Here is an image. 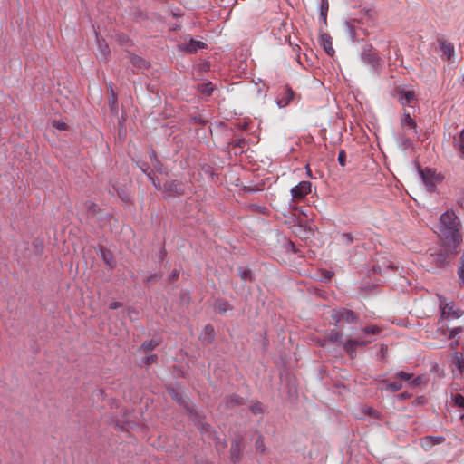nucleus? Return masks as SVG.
<instances>
[{"label": "nucleus", "mask_w": 464, "mask_h": 464, "mask_svg": "<svg viewBox=\"0 0 464 464\" xmlns=\"http://www.w3.org/2000/svg\"><path fill=\"white\" fill-rule=\"evenodd\" d=\"M459 226V220L453 211L448 210L440 218L437 233L443 245L449 250H456L462 242Z\"/></svg>", "instance_id": "f257e3e1"}, {"label": "nucleus", "mask_w": 464, "mask_h": 464, "mask_svg": "<svg viewBox=\"0 0 464 464\" xmlns=\"http://www.w3.org/2000/svg\"><path fill=\"white\" fill-rule=\"evenodd\" d=\"M422 261L425 263L423 266L427 267V270L445 267L448 263L447 249L427 252L423 255Z\"/></svg>", "instance_id": "f03ea898"}, {"label": "nucleus", "mask_w": 464, "mask_h": 464, "mask_svg": "<svg viewBox=\"0 0 464 464\" xmlns=\"http://www.w3.org/2000/svg\"><path fill=\"white\" fill-rule=\"evenodd\" d=\"M332 319L335 324L338 323H346L352 324L358 320V315L351 310L348 309H338L334 310L332 312Z\"/></svg>", "instance_id": "7ed1b4c3"}, {"label": "nucleus", "mask_w": 464, "mask_h": 464, "mask_svg": "<svg viewBox=\"0 0 464 464\" xmlns=\"http://www.w3.org/2000/svg\"><path fill=\"white\" fill-rule=\"evenodd\" d=\"M372 342V339H348L343 343V347L345 352L353 358L356 355L357 347H364Z\"/></svg>", "instance_id": "20e7f679"}, {"label": "nucleus", "mask_w": 464, "mask_h": 464, "mask_svg": "<svg viewBox=\"0 0 464 464\" xmlns=\"http://www.w3.org/2000/svg\"><path fill=\"white\" fill-rule=\"evenodd\" d=\"M311 182L301 181L291 188L292 200H303L311 192Z\"/></svg>", "instance_id": "39448f33"}, {"label": "nucleus", "mask_w": 464, "mask_h": 464, "mask_svg": "<svg viewBox=\"0 0 464 464\" xmlns=\"http://www.w3.org/2000/svg\"><path fill=\"white\" fill-rule=\"evenodd\" d=\"M440 307L441 310V317L444 319L459 318L462 315V312L456 309L452 302L446 303L445 299H440Z\"/></svg>", "instance_id": "423d86ee"}, {"label": "nucleus", "mask_w": 464, "mask_h": 464, "mask_svg": "<svg viewBox=\"0 0 464 464\" xmlns=\"http://www.w3.org/2000/svg\"><path fill=\"white\" fill-rule=\"evenodd\" d=\"M362 59L373 69H377L380 66L381 59L372 46H367L363 49Z\"/></svg>", "instance_id": "0eeeda50"}, {"label": "nucleus", "mask_w": 464, "mask_h": 464, "mask_svg": "<svg viewBox=\"0 0 464 464\" xmlns=\"http://www.w3.org/2000/svg\"><path fill=\"white\" fill-rule=\"evenodd\" d=\"M438 43L440 45V49L442 53V55L447 58L450 63L454 62L455 57V48L451 43H449L443 39H438Z\"/></svg>", "instance_id": "6e6552de"}, {"label": "nucleus", "mask_w": 464, "mask_h": 464, "mask_svg": "<svg viewBox=\"0 0 464 464\" xmlns=\"http://www.w3.org/2000/svg\"><path fill=\"white\" fill-rule=\"evenodd\" d=\"M396 95L398 101L403 105H411L416 101V95L413 91L397 90Z\"/></svg>", "instance_id": "1a4fd4ad"}, {"label": "nucleus", "mask_w": 464, "mask_h": 464, "mask_svg": "<svg viewBox=\"0 0 464 464\" xmlns=\"http://www.w3.org/2000/svg\"><path fill=\"white\" fill-rule=\"evenodd\" d=\"M294 97V91L289 87H285L281 93V96L277 98L276 103L279 108L286 107L293 101Z\"/></svg>", "instance_id": "9d476101"}, {"label": "nucleus", "mask_w": 464, "mask_h": 464, "mask_svg": "<svg viewBox=\"0 0 464 464\" xmlns=\"http://www.w3.org/2000/svg\"><path fill=\"white\" fill-rule=\"evenodd\" d=\"M206 47V44L201 41H197L194 39H190L189 42L184 43L179 45L180 50L186 51L188 53H196L199 49H203Z\"/></svg>", "instance_id": "9b49d317"}, {"label": "nucleus", "mask_w": 464, "mask_h": 464, "mask_svg": "<svg viewBox=\"0 0 464 464\" xmlns=\"http://www.w3.org/2000/svg\"><path fill=\"white\" fill-rule=\"evenodd\" d=\"M444 438L441 436L439 437H432V436H426L422 439H420V446L424 450H430L435 444H440L444 441Z\"/></svg>", "instance_id": "f8f14e48"}, {"label": "nucleus", "mask_w": 464, "mask_h": 464, "mask_svg": "<svg viewBox=\"0 0 464 464\" xmlns=\"http://www.w3.org/2000/svg\"><path fill=\"white\" fill-rule=\"evenodd\" d=\"M242 440H235L232 441L230 448V458L233 462H237L241 459L242 455V447H241Z\"/></svg>", "instance_id": "ddd939ff"}, {"label": "nucleus", "mask_w": 464, "mask_h": 464, "mask_svg": "<svg viewBox=\"0 0 464 464\" xmlns=\"http://www.w3.org/2000/svg\"><path fill=\"white\" fill-rule=\"evenodd\" d=\"M201 339L207 343H212L215 339V330L211 324H207L204 327L201 334Z\"/></svg>", "instance_id": "4468645a"}, {"label": "nucleus", "mask_w": 464, "mask_h": 464, "mask_svg": "<svg viewBox=\"0 0 464 464\" xmlns=\"http://www.w3.org/2000/svg\"><path fill=\"white\" fill-rule=\"evenodd\" d=\"M401 124L402 128L409 129L412 131H415L417 127L415 121L411 117L410 113L406 111L404 112Z\"/></svg>", "instance_id": "2eb2a0df"}, {"label": "nucleus", "mask_w": 464, "mask_h": 464, "mask_svg": "<svg viewBox=\"0 0 464 464\" xmlns=\"http://www.w3.org/2000/svg\"><path fill=\"white\" fill-rule=\"evenodd\" d=\"M321 41L326 53L329 55H333L334 53V50L332 45V39L330 35L326 34H323L321 36Z\"/></svg>", "instance_id": "dca6fc26"}, {"label": "nucleus", "mask_w": 464, "mask_h": 464, "mask_svg": "<svg viewBox=\"0 0 464 464\" xmlns=\"http://www.w3.org/2000/svg\"><path fill=\"white\" fill-rule=\"evenodd\" d=\"M164 189L168 191H173L176 194L183 193L180 184L176 181H167L164 184Z\"/></svg>", "instance_id": "f3484780"}, {"label": "nucleus", "mask_w": 464, "mask_h": 464, "mask_svg": "<svg viewBox=\"0 0 464 464\" xmlns=\"http://www.w3.org/2000/svg\"><path fill=\"white\" fill-rule=\"evenodd\" d=\"M454 147L461 153L464 158V129L460 131L458 138L454 139Z\"/></svg>", "instance_id": "a211bd4d"}, {"label": "nucleus", "mask_w": 464, "mask_h": 464, "mask_svg": "<svg viewBox=\"0 0 464 464\" xmlns=\"http://www.w3.org/2000/svg\"><path fill=\"white\" fill-rule=\"evenodd\" d=\"M102 257L107 266H109L111 268L114 267L115 261L113 255L109 250L102 249Z\"/></svg>", "instance_id": "6ab92c4d"}, {"label": "nucleus", "mask_w": 464, "mask_h": 464, "mask_svg": "<svg viewBox=\"0 0 464 464\" xmlns=\"http://www.w3.org/2000/svg\"><path fill=\"white\" fill-rule=\"evenodd\" d=\"M244 403H245L244 399L237 395H231L227 399V407L243 405Z\"/></svg>", "instance_id": "aec40b11"}, {"label": "nucleus", "mask_w": 464, "mask_h": 464, "mask_svg": "<svg viewBox=\"0 0 464 464\" xmlns=\"http://www.w3.org/2000/svg\"><path fill=\"white\" fill-rule=\"evenodd\" d=\"M159 345V342L155 341V340H149V341H145L140 350L143 351L144 353H149L150 351H152L153 349H155L157 346Z\"/></svg>", "instance_id": "412c9836"}, {"label": "nucleus", "mask_w": 464, "mask_h": 464, "mask_svg": "<svg viewBox=\"0 0 464 464\" xmlns=\"http://www.w3.org/2000/svg\"><path fill=\"white\" fill-rule=\"evenodd\" d=\"M216 309L219 314H225L231 309V306L227 301L218 300L216 303Z\"/></svg>", "instance_id": "4be33fe9"}, {"label": "nucleus", "mask_w": 464, "mask_h": 464, "mask_svg": "<svg viewBox=\"0 0 464 464\" xmlns=\"http://www.w3.org/2000/svg\"><path fill=\"white\" fill-rule=\"evenodd\" d=\"M84 207H85V209L87 211V214L88 216L90 217H94L97 210H98V206L92 202V201H86L84 203Z\"/></svg>", "instance_id": "5701e85b"}, {"label": "nucleus", "mask_w": 464, "mask_h": 464, "mask_svg": "<svg viewBox=\"0 0 464 464\" xmlns=\"http://www.w3.org/2000/svg\"><path fill=\"white\" fill-rule=\"evenodd\" d=\"M130 62L133 65L137 66L140 69L145 68L147 66V62L138 55H132L130 57Z\"/></svg>", "instance_id": "b1692460"}, {"label": "nucleus", "mask_w": 464, "mask_h": 464, "mask_svg": "<svg viewBox=\"0 0 464 464\" xmlns=\"http://www.w3.org/2000/svg\"><path fill=\"white\" fill-rule=\"evenodd\" d=\"M458 276L459 280V285L464 286V256H462L459 259V265L458 267Z\"/></svg>", "instance_id": "393cba45"}, {"label": "nucleus", "mask_w": 464, "mask_h": 464, "mask_svg": "<svg viewBox=\"0 0 464 464\" xmlns=\"http://www.w3.org/2000/svg\"><path fill=\"white\" fill-rule=\"evenodd\" d=\"M342 337V334L337 330H331L327 335L326 339L331 343H336L338 342Z\"/></svg>", "instance_id": "a878e982"}, {"label": "nucleus", "mask_w": 464, "mask_h": 464, "mask_svg": "<svg viewBox=\"0 0 464 464\" xmlns=\"http://www.w3.org/2000/svg\"><path fill=\"white\" fill-rule=\"evenodd\" d=\"M198 90L203 94L209 96L212 94L214 88L211 82H208L198 85Z\"/></svg>", "instance_id": "bb28decb"}, {"label": "nucleus", "mask_w": 464, "mask_h": 464, "mask_svg": "<svg viewBox=\"0 0 464 464\" xmlns=\"http://www.w3.org/2000/svg\"><path fill=\"white\" fill-rule=\"evenodd\" d=\"M363 333L365 334H379L381 333V329L376 326V325H371V326H367V327H364L362 329Z\"/></svg>", "instance_id": "cd10ccee"}, {"label": "nucleus", "mask_w": 464, "mask_h": 464, "mask_svg": "<svg viewBox=\"0 0 464 464\" xmlns=\"http://www.w3.org/2000/svg\"><path fill=\"white\" fill-rule=\"evenodd\" d=\"M52 125H53V127H54L57 130H68V127H69L66 122L61 121H53L52 122Z\"/></svg>", "instance_id": "c85d7f7f"}, {"label": "nucleus", "mask_w": 464, "mask_h": 464, "mask_svg": "<svg viewBox=\"0 0 464 464\" xmlns=\"http://www.w3.org/2000/svg\"><path fill=\"white\" fill-rule=\"evenodd\" d=\"M453 401L456 406L464 409V397L461 394H455L453 396Z\"/></svg>", "instance_id": "c756f323"}, {"label": "nucleus", "mask_w": 464, "mask_h": 464, "mask_svg": "<svg viewBox=\"0 0 464 464\" xmlns=\"http://www.w3.org/2000/svg\"><path fill=\"white\" fill-rule=\"evenodd\" d=\"M341 239H342L343 244H344L346 246H349L353 242V237L350 233H343L341 236Z\"/></svg>", "instance_id": "7c9ffc66"}, {"label": "nucleus", "mask_w": 464, "mask_h": 464, "mask_svg": "<svg viewBox=\"0 0 464 464\" xmlns=\"http://www.w3.org/2000/svg\"><path fill=\"white\" fill-rule=\"evenodd\" d=\"M239 275L240 277L245 281L251 280V271L248 268H240Z\"/></svg>", "instance_id": "2f4dec72"}, {"label": "nucleus", "mask_w": 464, "mask_h": 464, "mask_svg": "<svg viewBox=\"0 0 464 464\" xmlns=\"http://www.w3.org/2000/svg\"><path fill=\"white\" fill-rule=\"evenodd\" d=\"M168 392L172 399H174L177 401H181V394L179 393V392L178 390H176L175 388H169V389H168Z\"/></svg>", "instance_id": "473e14b6"}, {"label": "nucleus", "mask_w": 464, "mask_h": 464, "mask_svg": "<svg viewBox=\"0 0 464 464\" xmlns=\"http://www.w3.org/2000/svg\"><path fill=\"white\" fill-rule=\"evenodd\" d=\"M401 388H402V385L400 382H391L390 384H388L386 390L394 392L401 390Z\"/></svg>", "instance_id": "72a5a7b5"}, {"label": "nucleus", "mask_w": 464, "mask_h": 464, "mask_svg": "<svg viewBox=\"0 0 464 464\" xmlns=\"http://www.w3.org/2000/svg\"><path fill=\"white\" fill-rule=\"evenodd\" d=\"M346 152L343 150H341L338 153V162L342 167L346 165Z\"/></svg>", "instance_id": "f704fd0d"}, {"label": "nucleus", "mask_w": 464, "mask_h": 464, "mask_svg": "<svg viewBox=\"0 0 464 464\" xmlns=\"http://www.w3.org/2000/svg\"><path fill=\"white\" fill-rule=\"evenodd\" d=\"M148 175V178L151 180L153 186L155 187V188L157 190H160L161 189V185H160V182L158 179H156L150 172V173H147Z\"/></svg>", "instance_id": "c9c22d12"}, {"label": "nucleus", "mask_w": 464, "mask_h": 464, "mask_svg": "<svg viewBox=\"0 0 464 464\" xmlns=\"http://www.w3.org/2000/svg\"><path fill=\"white\" fill-rule=\"evenodd\" d=\"M251 411L255 415L261 414L263 412L262 405L260 402H256L251 406Z\"/></svg>", "instance_id": "e433bc0d"}, {"label": "nucleus", "mask_w": 464, "mask_h": 464, "mask_svg": "<svg viewBox=\"0 0 464 464\" xmlns=\"http://www.w3.org/2000/svg\"><path fill=\"white\" fill-rule=\"evenodd\" d=\"M256 450L260 451V452H265V444H264V440H263V438L261 436H259L256 441Z\"/></svg>", "instance_id": "4c0bfd02"}, {"label": "nucleus", "mask_w": 464, "mask_h": 464, "mask_svg": "<svg viewBox=\"0 0 464 464\" xmlns=\"http://www.w3.org/2000/svg\"><path fill=\"white\" fill-rule=\"evenodd\" d=\"M456 366L460 372V373H464V358L463 357H457L456 359Z\"/></svg>", "instance_id": "58836bf2"}, {"label": "nucleus", "mask_w": 464, "mask_h": 464, "mask_svg": "<svg viewBox=\"0 0 464 464\" xmlns=\"http://www.w3.org/2000/svg\"><path fill=\"white\" fill-rule=\"evenodd\" d=\"M150 161L152 163V165L155 167V168H159L160 167V161L157 158V155H156V152L155 151H151L150 153Z\"/></svg>", "instance_id": "ea45409f"}, {"label": "nucleus", "mask_w": 464, "mask_h": 464, "mask_svg": "<svg viewBox=\"0 0 464 464\" xmlns=\"http://www.w3.org/2000/svg\"><path fill=\"white\" fill-rule=\"evenodd\" d=\"M462 331H463V328H462L461 326H459V327H455V328L450 329V335H449V338H450V339L454 338L456 335H458L459 334H460Z\"/></svg>", "instance_id": "a19ab883"}, {"label": "nucleus", "mask_w": 464, "mask_h": 464, "mask_svg": "<svg viewBox=\"0 0 464 464\" xmlns=\"http://www.w3.org/2000/svg\"><path fill=\"white\" fill-rule=\"evenodd\" d=\"M216 447L218 450H225L227 448V443L224 440L216 438Z\"/></svg>", "instance_id": "79ce46f5"}, {"label": "nucleus", "mask_w": 464, "mask_h": 464, "mask_svg": "<svg viewBox=\"0 0 464 464\" xmlns=\"http://www.w3.org/2000/svg\"><path fill=\"white\" fill-rule=\"evenodd\" d=\"M397 376L401 379V380H404V381H409L411 377H412V374L411 373H408V372H399L397 373Z\"/></svg>", "instance_id": "37998d69"}, {"label": "nucleus", "mask_w": 464, "mask_h": 464, "mask_svg": "<svg viewBox=\"0 0 464 464\" xmlns=\"http://www.w3.org/2000/svg\"><path fill=\"white\" fill-rule=\"evenodd\" d=\"M200 430L202 433H205V434H210L211 432V426L208 423H201L200 425Z\"/></svg>", "instance_id": "c03bdc74"}, {"label": "nucleus", "mask_w": 464, "mask_h": 464, "mask_svg": "<svg viewBox=\"0 0 464 464\" xmlns=\"http://www.w3.org/2000/svg\"><path fill=\"white\" fill-rule=\"evenodd\" d=\"M137 312L135 311L134 308H131V307H129L128 308V315L130 317V320H135L136 317H137Z\"/></svg>", "instance_id": "a18cd8bd"}, {"label": "nucleus", "mask_w": 464, "mask_h": 464, "mask_svg": "<svg viewBox=\"0 0 464 464\" xmlns=\"http://www.w3.org/2000/svg\"><path fill=\"white\" fill-rule=\"evenodd\" d=\"M116 103H117V97H116L115 93L112 92L111 97L110 99V104H111V110H114Z\"/></svg>", "instance_id": "49530a36"}, {"label": "nucleus", "mask_w": 464, "mask_h": 464, "mask_svg": "<svg viewBox=\"0 0 464 464\" xmlns=\"http://www.w3.org/2000/svg\"><path fill=\"white\" fill-rule=\"evenodd\" d=\"M156 360H157V355H155V354L150 355L146 358V364L150 365V364L155 362Z\"/></svg>", "instance_id": "de8ad7c7"}, {"label": "nucleus", "mask_w": 464, "mask_h": 464, "mask_svg": "<svg viewBox=\"0 0 464 464\" xmlns=\"http://www.w3.org/2000/svg\"><path fill=\"white\" fill-rule=\"evenodd\" d=\"M109 307L110 309H118L120 307H121V304L120 302H111L110 304H109Z\"/></svg>", "instance_id": "09e8293b"}, {"label": "nucleus", "mask_w": 464, "mask_h": 464, "mask_svg": "<svg viewBox=\"0 0 464 464\" xmlns=\"http://www.w3.org/2000/svg\"><path fill=\"white\" fill-rule=\"evenodd\" d=\"M179 271H177V270L172 271V273H171V275L169 276L170 280H172V281L177 280L179 278Z\"/></svg>", "instance_id": "8fccbe9b"}, {"label": "nucleus", "mask_w": 464, "mask_h": 464, "mask_svg": "<svg viewBox=\"0 0 464 464\" xmlns=\"http://www.w3.org/2000/svg\"><path fill=\"white\" fill-rule=\"evenodd\" d=\"M424 401H425V399H424L423 397H419V398H417V399L415 400L414 403H416V404H418V405H419V404H423V403H424Z\"/></svg>", "instance_id": "3c124183"}, {"label": "nucleus", "mask_w": 464, "mask_h": 464, "mask_svg": "<svg viewBox=\"0 0 464 464\" xmlns=\"http://www.w3.org/2000/svg\"><path fill=\"white\" fill-rule=\"evenodd\" d=\"M109 52H110V51H109L108 46H107V45H105L104 49H102V53H103L104 55H107V54L109 53Z\"/></svg>", "instance_id": "603ef678"}, {"label": "nucleus", "mask_w": 464, "mask_h": 464, "mask_svg": "<svg viewBox=\"0 0 464 464\" xmlns=\"http://www.w3.org/2000/svg\"><path fill=\"white\" fill-rule=\"evenodd\" d=\"M366 412L370 415H373L375 413V410H373L372 408H369Z\"/></svg>", "instance_id": "864d4df0"}, {"label": "nucleus", "mask_w": 464, "mask_h": 464, "mask_svg": "<svg viewBox=\"0 0 464 464\" xmlns=\"http://www.w3.org/2000/svg\"><path fill=\"white\" fill-rule=\"evenodd\" d=\"M305 169H306V171H307V175H308L309 177H312V172H311V169H310L309 165H307Z\"/></svg>", "instance_id": "5fc2aeb1"}, {"label": "nucleus", "mask_w": 464, "mask_h": 464, "mask_svg": "<svg viewBox=\"0 0 464 464\" xmlns=\"http://www.w3.org/2000/svg\"><path fill=\"white\" fill-rule=\"evenodd\" d=\"M243 143H244V140H239L237 143V146L241 147Z\"/></svg>", "instance_id": "6e6d98bb"}]
</instances>
